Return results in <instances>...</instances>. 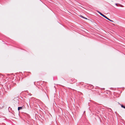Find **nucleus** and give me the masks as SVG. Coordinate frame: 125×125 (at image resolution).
I'll return each mask as SVG.
<instances>
[{
  "mask_svg": "<svg viewBox=\"0 0 125 125\" xmlns=\"http://www.w3.org/2000/svg\"><path fill=\"white\" fill-rule=\"evenodd\" d=\"M80 16L82 18H84V16H83L82 15H81V16Z\"/></svg>",
  "mask_w": 125,
  "mask_h": 125,
  "instance_id": "obj_5",
  "label": "nucleus"
},
{
  "mask_svg": "<svg viewBox=\"0 0 125 125\" xmlns=\"http://www.w3.org/2000/svg\"><path fill=\"white\" fill-rule=\"evenodd\" d=\"M104 14L103 15V16H102L103 17H104Z\"/></svg>",
  "mask_w": 125,
  "mask_h": 125,
  "instance_id": "obj_13",
  "label": "nucleus"
},
{
  "mask_svg": "<svg viewBox=\"0 0 125 125\" xmlns=\"http://www.w3.org/2000/svg\"><path fill=\"white\" fill-rule=\"evenodd\" d=\"M103 14L102 13L101 14V16H103Z\"/></svg>",
  "mask_w": 125,
  "mask_h": 125,
  "instance_id": "obj_10",
  "label": "nucleus"
},
{
  "mask_svg": "<svg viewBox=\"0 0 125 125\" xmlns=\"http://www.w3.org/2000/svg\"><path fill=\"white\" fill-rule=\"evenodd\" d=\"M104 18H105L106 19H107V17H106L105 15H104Z\"/></svg>",
  "mask_w": 125,
  "mask_h": 125,
  "instance_id": "obj_7",
  "label": "nucleus"
},
{
  "mask_svg": "<svg viewBox=\"0 0 125 125\" xmlns=\"http://www.w3.org/2000/svg\"><path fill=\"white\" fill-rule=\"evenodd\" d=\"M24 108V106H23L21 107H18V111Z\"/></svg>",
  "mask_w": 125,
  "mask_h": 125,
  "instance_id": "obj_1",
  "label": "nucleus"
},
{
  "mask_svg": "<svg viewBox=\"0 0 125 125\" xmlns=\"http://www.w3.org/2000/svg\"><path fill=\"white\" fill-rule=\"evenodd\" d=\"M97 12L99 13L100 15H101V14L102 13L101 12H100L99 11H97Z\"/></svg>",
  "mask_w": 125,
  "mask_h": 125,
  "instance_id": "obj_4",
  "label": "nucleus"
},
{
  "mask_svg": "<svg viewBox=\"0 0 125 125\" xmlns=\"http://www.w3.org/2000/svg\"><path fill=\"white\" fill-rule=\"evenodd\" d=\"M121 107H122L123 108L125 109V106H123V105H121Z\"/></svg>",
  "mask_w": 125,
  "mask_h": 125,
  "instance_id": "obj_3",
  "label": "nucleus"
},
{
  "mask_svg": "<svg viewBox=\"0 0 125 125\" xmlns=\"http://www.w3.org/2000/svg\"><path fill=\"white\" fill-rule=\"evenodd\" d=\"M103 14L102 13L101 14V16H103Z\"/></svg>",
  "mask_w": 125,
  "mask_h": 125,
  "instance_id": "obj_9",
  "label": "nucleus"
},
{
  "mask_svg": "<svg viewBox=\"0 0 125 125\" xmlns=\"http://www.w3.org/2000/svg\"><path fill=\"white\" fill-rule=\"evenodd\" d=\"M3 76V75H2L1 74H0V76Z\"/></svg>",
  "mask_w": 125,
  "mask_h": 125,
  "instance_id": "obj_8",
  "label": "nucleus"
},
{
  "mask_svg": "<svg viewBox=\"0 0 125 125\" xmlns=\"http://www.w3.org/2000/svg\"><path fill=\"white\" fill-rule=\"evenodd\" d=\"M84 19H87V18H85V17H84Z\"/></svg>",
  "mask_w": 125,
  "mask_h": 125,
  "instance_id": "obj_12",
  "label": "nucleus"
},
{
  "mask_svg": "<svg viewBox=\"0 0 125 125\" xmlns=\"http://www.w3.org/2000/svg\"><path fill=\"white\" fill-rule=\"evenodd\" d=\"M103 14L102 13L101 14V16H103Z\"/></svg>",
  "mask_w": 125,
  "mask_h": 125,
  "instance_id": "obj_11",
  "label": "nucleus"
},
{
  "mask_svg": "<svg viewBox=\"0 0 125 125\" xmlns=\"http://www.w3.org/2000/svg\"><path fill=\"white\" fill-rule=\"evenodd\" d=\"M117 4H116V5H117Z\"/></svg>",
  "mask_w": 125,
  "mask_h": 125,
  "instance_id": "obj_14",
  "label": "nucleus"
},
{
  "mask_svg": "<svg viewBox=\"0 0 125 125\" xmlns=\"http://www.w3.org/2000/svg\"><path fill=\"white\" fill-rule=\"evenodd\" d=\"M108 19V20H109L110 21H111V22H113V21L112 20H110V19H109L107 17V19Z\"/></svg>",
  "mask_w": 125,
  "mask_h": 125,
  "instance_id": "obj_2",
  "label": "nucleus"
},
{
  "mask_svg": "<svg viewBox=\"0 0 125 125\" xmlns=\"http://www.w3.org/2000/svg\"><path fill=\"white\" fill-rule=\"evenodd\" d=\"M104 18H105L106 19H107V17H106L105 15H104Z\"/></svg>",
  "mask_w": 125,
  "mask_h": 125,
  "instance_id": "obj_6",
  "label": "nucleus"
}]
</instances>
